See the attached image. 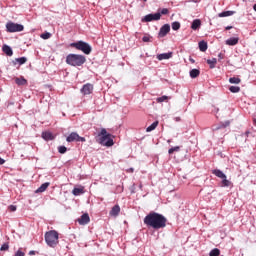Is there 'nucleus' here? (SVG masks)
Wrapping results in <instances>:
<instances>
[{
    "mask_svg": "<svg viewBox=\"0 0 256 256\" xmlns=\"http://www.w3.org/2000/svg\"><path fill=\"white\" fill-rule=\"evenodd\" d=\"M199 49H200V51L205 53V51H207V42H205V41L199 42Z\"/></svg>",
    "mask_w": 256,
    "mask_h": 256,
    "instance_id": "obj_27",
    "label": "nucleus"
},
{
    "mask_svg": "<svg viewBox=\"0 0 256 256\" xmlns=\"http://www.w3.org/2000/svg\"><path fill=\"white\" fill-rule=\"evenodd\" d=\"M143 1H147V0H143Z\"/></svg>",
    "mask_w": 256,
    "mask_h": 256,
    "instance_id": "obj_53",
    "label": "nucleus"
},
{
    "mask_svg": "<svg viewBox=\"0 0 256 256\" xmlns=\"http://www.w3.org/2000/svg\"><path fill=\"white\" fill-rule=\"evenodd\" d=\"M229 91H231V93H239V91H241V88L239 86H231L229 88Z\"/></svg>",
    "mask_w": 256,
    "mask_h": 256,
    "instance_id": "obj_33",
    "label": "nucleus"
},
{
    "mask_svg": "<svg viewBox=\"0 0 256 256\" xmlns=\"http://www.w3.org/2000/svg\"><path fill=\"white\" fill-rule=\"evenodd\" d=\"M119 213H121V207H119V205H115L111 211H110V216L111 217H117V215H119Z\"/></svg>",
    "mask_w": 256,
    "mask_h": 256,
    "instance_id": "obj_14",
    "label": "nucleus"
},
{
    "mask_svg": "<svg viewBox=\"0 0 256 256\" xmlns=\"http://www.w3.org/2000/svg\"><path fill=\"white\" fill-rule=\"evenodd\" d=\"M229 29H233V26H227L226 31H229Z\"/></svg>",
    "mask_w": 256,
    "mask_h": 256,
    "instance_id": "obj_45",
    "label": "nucleus"
},
{
    "mask_svg": "<svg viewBox=\"0 0 256 256\" xmlns=\"http://www.w3.org/2000/svg\"><path fill=\"white\" fill-rule=\"evenodd\" d=\"M167 14H169V9L163 8V9L161 10L160 15H167Z\"/></svg>",
    "mask_w": 256,
    "mask_h": 256,
    "instance_id": "obj_39",
    "label": "nucleus"
},
{
    "mask_svg": "<svg viewBox=\"0 0 256 256\" xmlns=\"http://www.w3.org/2000/svg\"><path fill=\"white\" fill-rule=\"evenodd\" d=\"M2 51H3V53H5V55H7L8 57H13V49H11L9 45L4 44V45L2 46Z\"/></svg>",
    "mask_w": 256,
    "mask_h": 256,
    "instance_id": "obj_13",
    "label": "nucleus"
},
{
    "mask_svg": "<svg viewBox=\"0 0 256 256\" xmlns=\"http://www.w3.org/2000/svg\"><path fill=\"white\" fill-rule=\"evenodd\" d=\"M172 29H173V31H179V29H181V23L173 22L172 23Z\"/></svg>",
    "mask_w": 256,
    "mask_h": 256,
    "instance_id": "obj_31",
    "label": "nucleus"
},
{
    "mask_svg": "<svg viewBox=\"0 0 256 256\" xmlns=\"http://www.w3.org/2000/svg\"><path fill=\"white\" fill-rule=\"evenodd\" d=\"M159 19H161V13H155V14H148L146 15L142 21L143 23H149L151 21H159Z\"/></svg>",
    "mask_w": 256,
    "mask_h": 256,
    "instance_id": "obj_8",
    "label": "nucleus"
},
{
    "mask_svg": "<svg viewBox=\"0 0 256 256\" xmlns=\"http://www.w3.org/2000/svg\"><path fill=\"white\" fill-rule=\"evenodd\" d=\"M40 37H41V39H45V40L51 39V33L45 32V33L41 34Z\"/></svg>",
    "mask_w": 256,
    "mask_h": 256,
    "instance_id": "obj_34",
    "label": "nucleus"
},
{
    "mask_svg": "<svg viewBox=\"0 0 256 256\" xmlns=\"http://www.w3.org/2000/svg\"><path fill=\"white\" fill-rule=\"evenodd\" d=\"M253 9H254V11H256V4H254Z\"/></svg>",
    "mask_w": 256,
    "mask_h": 256,
    "instance_id": "obj_50",
    "label": "nucleus"
},
{
    "mask_svg": "<svg viewBox=\"0 0 256 256\" xmlns=\"http://www.w3.org/2000/svg\"><path fill=\"white\" fill-rule=\"evenodd\" d=\"M189 61H191L192 63H195V60L193 58H190Z\"/></svg>",
    "mask_w": 256,
    "mask_h": 256,
    "instance_id": "obj_47",
    "label": "nucleus"
},
{
    "mask_svg": "<svg viewBox=\"0 0 256 256\" xmlns=\"http://www.w3.org/2000/svg\"><path fill=\"white\" fill-rule=\"evenodd\" d=\"M159 125V121L153 122L150 126L146 128L147 133H151V131H155L157 129V126Z\"/></svg>",
    "mask_w": 256,
    "mask_h": 256,
    "instance_id": "obj_22",
    "label": "nucleus"
},
{
    "mask_svg": "<svg viewBox=\"0 0 256 256\" xmlns=\"http://www.w3.org/2000/svg\"><path fill=\"white\" fill-rule=\"evenodd\" d=\"M17 63L19 65H25V63H27V58L26 57L16 58L15 61H13V64L17 65Z\"/></svg>",
    "mask_w": 256,
    "mask_h": 256,
    "instance_id": "obj_23",
    "label": "nucleus"
},
{
    "mask_svg": "<svg viewBox=\"0 0 256 256\" xmlns=\"http://www.w3.org/2000/svg\"><path fill=\"white\" fill-rule=\"evenodd\" d=\"M85 61H87V58L79 54H69L66 57V63L67 65H71V67H81V65H84Z\"/></svg>",
    "mask_w": 256,
    "mask_h": 256,
    "instance_id": "obj_2",
    "label": "nucleus"
},
{
    "mask_svg": "<svg viewBox=\"0 0 256 256\" xmlns=\"http://www.w3.org/2000/svg\"><path fill=\"white\" fill-rule=\"evenodd\" d=\"M253 124L256 125V118H253Z\"/></svg>",
    "mask_w": 256,
    "mask_h": 256,
    "instance_id": "obj_48",
    "label": "nucleus"
},
{
    "mask_svg": "<svg viewBox=\"0 0 256 256\" xmlns=\"http://www.w3.org/2000/svg\"><path fill=\"white\" fill-rule=\"evenodd\" d=\"M66 141H67L68 143H73V141L85 143L87 140L85 139V137L79 136V134H77V132H72V133L66 138Z\"/></svg>",
    "mask_w": 256,
    "mask_h": 256,
    "instance_id": "obj_7",
    "label": "nucleus"
},
{
    "mask_svg": "<svg viewBox=\"0 0 256 256\" xmlns=\"http://www.w3.org/2000/svg\"><path fill=\"white\" fill-rule=\"evenodd\" d=\"M210 256H219L221 255V251L219 250V248H214L210 251Z\"/></svg>",
    "mask_w": 256,
    "mask_h": 256,
    "instance_id": "obj_30",
    "label": "nucleus"
},
{
    "mask_svg": "<svg viewBox=\"0 0 256 256\" xmlns=\"http://www.w3.org/2000/svg\"><path fill=\"white\" fill-rule=\"evenodd\" d=\"M199 27H201V21L199 19L193 20V22L191 24V29H193V31H197V29H199Z\"/></svg>",
    "mask_w": 256,
    "mask_h": 256,
    "instance_id": "obj_20",
    "label": "nucleus"
},
{
    "mask_svg": "<svg viewBox=\"0 0 256 256\" xmlns=\"http://www.w3.org/2000/svg\"><path fill=\"white\" fill-rule=\"evenodd\" d=\"M45 241L49 247H57V245H59V233L55 230H50L46 232Z\"/></svg>",
    "mask_w": 256,
    "mask_h": 256,
    "instance_id": "obj_3",
    "label": "nucleus"
},
{
    "mask_svg": "<svg viewBox=\"0 0 256 256\" xmlns=\"http://www.w3.org/2000/svg\"><path fill=\"white\" fill-rule=\"evenodd\" d=\"M179 151H181V147H179V146H176V147H172V148H170L169 150H168V153H169V155H173V153H177V152H179Z\"/></svg>",
    "mask_w": 256,
    "mask_h": 256,
    "instance_id": "obj_29",
    "label": "nucleus"
},
{
    "mask_svg": "<svg viewBox=\"0 0 256 256\" xmlns=\"http://www.w3.org/2000/svg\"><path fill=\"white\" fill-rule=\"evenodd\" d=\"M81 93L84 95H91V93H93V84L91 83L85 84L81 89Z\"/></svg>",
    "mask_w": 256,
    "mask_h": 256,
    "instance_id": "obj_9",
    "label": "nucleus"
},
{
    "mask_svg": "<svg viewBox=\"0 0 256 256\" xmlns=\"http://www.w3.org/2000/svg\"><path fill=\"white\" fill-rule=\"evenodd\" d=\"M5 164V159L0 158V165H4Z\"/></svg>",
    "mask_w": 256,
    "mask_h": 256,
    "instance_id": "obj_44",
    "label": "nucleus"
},
{
    "mask_svg": "<svg viewBox=\"0 0 256 256\" xmlns=\"http://www.w3.org/2000/svg\"><path fill=\"white\" fill-rule=\"evenodd\" d=\"M23 29H25V27L21 24H17L15 22H7L6 24V31L8 33H19L21 31H23Z\"/></svg>",
    "mask_w": 256,
    "mask_h": 256,
    "instance_id": "obj_6",
    "label": "nucleus"
},
{
    "mask_svg": "<svg viewBox=\"0 0 256 256\" xmlns=\"http://www.w3.org/2000/svg\"><path fill=\"white\" fill-rule=\"evenodd\" d=\"M14 256H25V253L22 252L21 250H18Z\"/></svg>",
    "mask_w": 256,
    "mask_h": 256,
    "instance_id": "obj_41",
    "label": "nucleus"
},
{
    "mask_svg": "<svg viewBox=\"0 0 256 256\" xmlns=\"http://www.w3.org/2000/svg\"><path fill=\"white\" fill-rule=\"evenodd\" d=\"M171 57H173V52L159 54V55L157 56V59H158L159 61H163V60H165V59H171Z\"/></svg>",
    "mask_w": 256,
    "mask_h": 256,
    "instance_id": "obj_16",
    "label": "nucleus"
},
{
    "mask_svg": "<svg viewBox=\"0 0 256 256\" xmlns=\"http://www.w3.org/2000/svg\"><path fill=\"white\" fill-rule=\"evenodd\" d=\"M222 185L223 187H229L231 185V182L227 180V178H222Z\"/></svg>",
    "mask_w": 256,
    "mask_h": 256,
    "instance_id": "obj_37",
    "label": "nucleus"
},
{
    "mask_svg": "<svg viewBox=\"0 0 256 256\" xmlns=\"http://www.w3.org/2000/svg\"><path fill=\"white\" fill-rule=\"evenodd\" d=\"M142 41H144V43H149V41H150L149 36H144V37L142 38Z\"/></svg>",
    "mask_w": 256,
    "mask_h": 256,
    "instance_id": "obj_42",
    "label": "nucleus"
},
{
    "mask_svg": "<svg viewBox=\"0 0 256 256\" xmlns=\"http://www.w3.org/2000/svg\"><path fill=\"white\" fill-rule=\"evenodd\" d=\"M201 71H199V69H192L190 71V77L192 79H197V76L200 75Z\"/></svg>",
    "mask_w": 256,
    "mask_h": 256,
    "instance_id": "obj_25",
    "label": "nucleus"
},
{
    "mask_svg": "<svg viewBox=\"0 0 256 256\" xmlns=\"http://www.w3.org/2000/svg\"><path fill=\"white\" fill-rule=\"evenodd\" d=\"M210 69H215V65H217V58L207 60Z\"/></svg>",
    "mask_w": 256,
    "mask_h": 256,
    "instance_id": "obj_26",
    "label": "nucleus"
},
{
    "mask_svg": "<svg viewBox=\"0 0 256 256\" xmlns=\"http://www.w3.org/2000/svg\"><path fill=\"white\" fill-rule=\"evenodd\" d=\"M134 169L133 168H130V173H133Z\"/></svg>",
    "mask_w": 256,
    "mask_h": 256,
    "instance_id": "obj_51",
    "label": "nucleus"
},
{
    "mask_svg": "<svg viewBox=\"0 0 256 256\" xmlns=\"http://www.w3.org/2000/svg\"><path fill=\"white\" fill-rule=\"evenodd\" d=\"M231 15H235V11H224L218 14V17H231Z\"/></svg>",
    "mask_w": 256,
    "mask_h": 256,
    "instance_id": "obj_24",
    "label": "nucleus"
},
{
    "mask_svg": "<svg viewBox=\"0 0 256 256\" xmlns=\"http://www.w3.org/2000/svg\"><path fill=\"white\" fill-rule=\"evenodd\" d=\"M171 31V26L169 24H165L164 26L161 27L159 31V37H165L167 33Z\"/></svg>",
    "mask_w": 256,
    "mask_h": 256,
    "instance_id": "obj_11",
    "label": "nucleus"
},
{
    "mask_svg": "<svg viewBox=\"0 0 256 256\" xmlns=\"http://www.w3.org/2000/svg\"><path fill=\"white\" fill-rule=\"evenodd\" d=\"M98 135L100 137V145H104L105 147H113V138H111V134L107 133V129L102 128Z\"/></svg>",
    "mask_w": 256,
    "mask_h": 256,
    "instance_id": "obj_4",
    "label": "nucleus"
},
{
    "mask_svg": "<svg viewBox=\"0 0 256 256\" xmlns=\"http://www.w3.org/2000/svg\"><path fill=\"white\" fill-rule=\"evenodd\" d=\"M167 143H171V140H167Z\"/></svg>",
    "mask_w": 256,
    "mask_h": 256,
    "instance_id": "obj_52",
    "label": "nucleus"
},
{
    "mask_svg": "<svg viewBox=\"0 0 256 256\" xmlns=\"http://www.w3.org/2000/svg\"><path fill=\"white\" fill-rule=\"evenodd\" d=\"M29 255H35V251L31 250V251L29 252Z\"/></svg>",
    "mask_w": 256,
    "mask_h": 256,
    "instance_id": "obj_46",
    "label": "nucleus"
},
{
    "mask_svg": "<svg viewBox=\"0 0 256 256\" xmlns=\"http://www.w3.org/2000/svg\"><path fill=\"white\" fill-rule=\"evenodd\" d=\"M58 153H61V155L67 153V147H65V146H59V147H58Z\"/></svg>",
    "mask_w": 256,
    "mask_h": 256,
    "instance_id": "obj_35",
    "label": "nucleus"
},
{
    "mask_svg": "<svg viewBox=\"0 0 256 256\" xmlns=\"http://www.w3.org/2000/svg\"><path fill=\"white\" fill-rule=\"evenodd\" d=\"M218 59H225V56L222 54V53H220L219 55H218Z\"/></svg>",
    "mask_w": 256,
    "mask_h": 256,
    "instance_id": "obj_43",
    "label": "nucleus"
},
{
    "mask_svg": "<svg viewBox=\"0 0 256 256\" xmlns=\"http://www.w3.org/2000/svg\"><path fill=\"white\" fill-rule=\"evenodd\" d=\"M72 193H73V195H75V197H77L79 195H83V193H85V187L80 186L78 188H74Z\"/></svg>",
    "mask_w": 256,
    "mask_h": 256,
    "instance_id": "obj_17",
    "label": "nucleus"
},
{
    "mask_svg": "<svg viewBox=\"0 0 256 256\" xmlns=\"http://www.w3.org/2000/svg\"><path fill=\"white\" fill-rule=\"evenodd\" d=\"M0 251H9V243H4L1 246Z\"/></svg>",
    "mask_w": 256,
    "mask_h": 256,
    "instance_id": "obj_38",
    "label": "nucleus"
},
{
    "mask_svg": "<svg viewBox=\"0 0 256 256\" xmlns=\"http://www.w3.org/2000/svg\"><path fill=\"white\" fill-rule=\"evenodd\" d=\"M227 126L224 124L214 125L212 131H219V129H225Z\"/></svg>",
    "mask_w": 256,
    "mask_h": 256,
    "instance_id": "obj_32",
    "label": "nucleus"
},
{
    "mask_svg": "<svg viewBox=\"0 0 256 256\" xmlns=\"http://www.w3.org/2000/svg\"><path fill=\"white\" fill-rule=\"evenodd\" d=\"M42 139H44V141H53V139H55V136L50 131H45L42 132Z\"/></svg>",
    "mask_w": 256,
    "mask_h": 256,
    "instance_id": "obj_12",
    "label": "nucleus"
},
{
    "mask_svg": "<svg viewBox=\"0 0 256 256\" xmlns=\"http://www.w3.org/2000/svg\"><path fill=\"white\" fill-rule=\"evenodd\" d=\"M9 211H11V212L17 211V206H15V205H10V206H9Z\"/></svg>",
    "mask_w": 256,
    "mask_h": 256,
    "instance_id": "obj_40",
    "label": "nucleus"
},
{
    "mask_svg": "<svg viewBox=\"0 0 256 256\" xmlns=\"http://www.w3.org/2000/svg\"><path fill=\"white\" fill-rule=\"evenodd\" d=\"M169 99V97L167 96H161L159 98L156 99L157 103H163L164 101H167Z\"/></svg>",
    "mask_w": 256,
    "mask_h": 256,
    "instance_id": "obj_36",
    "label": "nucleus"
},
{
    "mask_svg": "<svg viewBox=\"0 0 256 256\" xmlns=\"http://www.w3.org/2000/svg\"><path fill=\"white\" fill-rule=\"evenodd\" d=\"M139 188H140V189H143V184H140V185H139Z\"/></svg>",
    "mask_w": 256,
    "mask_h": 256,
    "instance_id": "obj_49",
    "label": "nucleus"
},
{
    "mask_svg": "<svg viewBox=\"0 0 256 256\" xmlns=\"http://www.w3.org/2000/svg\"><path fill=\"white\" fill-rule=\"evenodd\" d=\"M49 185H51L49 182L43 183V184L35 191V193H44V191H47Z\"/></svg>",
    "mask_w": 256,
    "mask_h": 256,
    "instance_id": "obj_18",
    "label": "nucleus"
},
{
    "mask_svg": "<svg viewBox=\"0 0 256 256\" xmlns=\"http://www.w3.org/2000/svg\"><path fill=\"white\" fill-rule=\"evenodd\" d=\"M229 83H232L234 85H239V83H241V78L231 77L229 78Z\"/></svg>",
    "mask_w": 256,
    "mask_h": 256,
    "instance_id": "obj_28",
    "label": "nucleus"
},
{
    "mask_svg": "<svg viewBox=\"0 0 256 256\" xmlns=\"http://www.w3.org/2000/svg\"><path fill=\"white\" fill-rule=\"evenodd\" d=\"M90 221H91V218L89 217L88 213H85L80 218H78L79 225H88Z\"/></svg>",
    "mask_w": 256,
    "mask_h": 256,
    "instance_id": "obj_10",
    "label": "nucleus"
},
{
    "mask_svg": "<svg viewBox=\"0 0 256 256\" xmlns=\"http://www.w3.org/2000/svg\"><path fill=\"white\" fill-rule=\"evenodd\" d=\"M237 43H239V38L237 37H232L226 40V45H229V46H235L237 45Z\"/></svg>",
    "mask_w": 256,
    "mask_h": 256,
    "instance_id": "obj_19",
    "label": "nucleus"
},
{
    "mask_svg": "<svg viewBox=\"0 0 256 256\" xmlns=\"http://www.w3.org/2000/svg\"><path fill=\"white\" fill-rule=\"evenodd\" d=\"M16 85L25 86L27 85V79L25 77L15 78Z\"/></svg>",
    "mask_w": 256,
    "mask_h": 256,
    "instance_id": "obj_21",
    "label": "nucleus"
},
{
    "mask_svg": "<svg viewBox=\"0 0 256 256\" xmlns=\"http://www.w3.org/2000/svg\"><path fill=\"white\" fill-rule=\"evenodd\" d=\"M144 225H147L156 231L165 229V227H167V218L157 212H150L144 218Z\"/></svg>",
    "mask_w": 256,
    "mask_h": 256,
    "instance_id": "obj_1",
    "label": "nucleus"
},
{
    "mask_svg": "<svg viewBox=\"0 0 256 256\" xmlns=\"http://www.w3.org/2000/svg\"><path fill=\"white\" fill-rule=\"evenodd\" d=\"M212 173L219 179H227V175H225V173L219 169L212 170Z\"/></svg>",
    "mask_w": 256,
    "mask_h": 256,
    "instance_id": "obj_15",
    "label": "nucleus"
},
{
    "mask_svg": "<svg viewBox=\"0 0 256 256\" xmlns=\"http://www.w3.org/2000/svg\"><path fill=\"white\" fill-rule=\"evenodd\" d=\"M70 47H74V49H77L78 51H82V53H84L85 55H90L92 51L91 45L83 41L71 43Z\"/></svg>",
    "mask_w": 256,
    "mask_h": 256,
    "instance_id": "obj_5",
    "label": "nucleus"
}]
</instances>
